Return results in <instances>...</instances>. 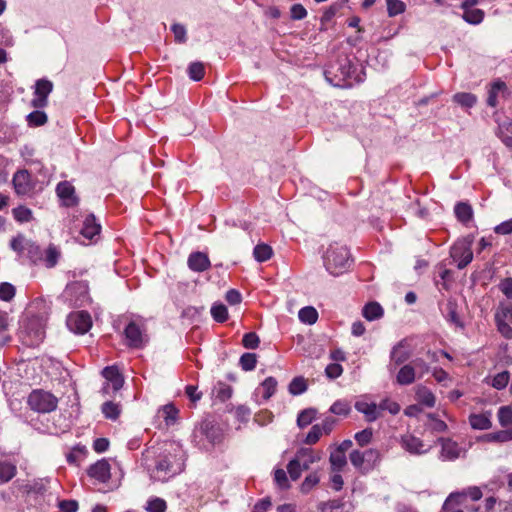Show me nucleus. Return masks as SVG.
Returning a JSON list of instances; mask_svg holds the SVG:
<instances>
[{
	"label": "nucleus",
	"instance_id": "nucleus-1",
	"mask_svg": "<svg viewBox=\"0 0 512 512\" xmlns=\"http://www.w3.org/2000/svg\"><path fill=\"white\" fill-rule=\"evenodd\" d=\"M323 260L326 270L334 276L347 271L352 263L348 248L337 242L329 245Z\"/></svg>",
	"mask_w": 512,
	"mask_h": 512
},
{
	"label": "nucleus",
	"instance_id": "nucleus-2",
	"mask_svg": "<svg viewBox=\"0 0 512 512\" xmlns=\"http://www.w3.org/2000/svg\"><path fill=\"white\" fill-rule=\"evenodd\" d=\"M45 336V321L42 317H26L21 324L19 337L27 346L39 345Z\"/></svg>",
	"mask_w": 512,
	"mask_h": 512
},
{
	"label": "nucleus",
	"instance_id": "nucleus-3",
	"mask_svg": "<svg viewBox=\"0 0 512 512\" xmlns=\"http://www.w3.org/2000/svg\"><path fill=\"white\" fill-rule=\"evenodd\" d=\"M354 72V65L347 57H344L338 60L336 66L332 65L325 71V77L329 82L333 83L334 86L349 88L352 86L350 79Z\"/></svg>",
	"mask_w": 512,
	"mask_h": 512
},
{
	"label": "nucleus",
	"instance_id": "nucleus-4",
	"mask_svg": "<svg viewBox=\"0 0 512 512\" xmlns=\"http://www.w3.org/2000/svg\"><path fill=\"white\" fill-rule=\"evenodd\" d=\"M380 456V452L376 449H367L365 451L353 450L349 454V459L357 470L365 474L378 465Z\"/></svg>",
	"mask_w": 512,
	"mask_h": 512
},
{
	"label": "nucleus",
	"instance_id": "nucleus-5",
	"mask_svg": "<svg viewBox=\"0 0 512 512\" xmlns=\"http://www.w3.org/2000/svg\"><path fill=\"white\" fill-rule=\"evenodd\" d=\"M29 407L39 413H49L57 408L58 399L50 392L37 389L28 396Z\"/></svg>",
	"mask_w": 512,
	"mask_h": 512
},
{
	"label": "nucleus",
	"instance_id": "nucleus-6",
	"mask_svg": "<svg viewBox=\"0 0 512 512\" xmlns=\"http://www.w3.org/2000/svg\"><path fill=\"white\" fill-rule=\"evenodd\" d=\"M127 346L134 349H141L149 342L146 327L143 323L135 320L130 321L124 329Z\"/></svg>",
	"mask_w": 512,
	"mask_h": 512
},
{
	"label": "nucleus",
	"instance_id": "nucleus-7",
	"mask_svg": "<svg viewBox=\"0 0 512 512\" xmlns=\"http://www.w3.org/2000/svg\"><path fill=\"white\" fill-rule=\"evenodd\" d=\"M183 462L177 458V453H168L160 456L156 463V471L159 475V480L165 481L166 479L179 474L183 470Z\"/></svg>",
	"mask_w": 512,
	"mask_h": 512
},
{
	"label": "nucleus",
	"instance_id": "nucleus-8",
	"mask_svg": "<svg viewBox=\"0 0 512 512\" xmlns=\"http://www.w3.org/2000/svg\"><path fill=\"white\" fill-rule=\"evenodd\" d=\"M472 239L465 237L457 240L450 249L451 258L457 262L458 269H464L473 260Z\"/></svg>",
	"mask_w": 512,
	"mask_h": 512
},
{
	"label": "nucleus",
	"instance_id": "nucleus-9",
	"mask_svg": "<svg viewBox=\"0 0 512 512\" xmlns=\"http://www.w3.org/2000/svg\"><path fill=\"white\" fill-rule=\"evenodd\" d=\"M12 183L16 194L20 196L30 195L35 188L31 174L26 169L16 171Z\"/></svg>",
	"mask_w": 512,
	"mask_h": 512
},
{
	"label": "nucleus",
	"instance_id": "nucleus-10",
	"mask_svg": "<svg viewBox=\"0 0 512 512\" xmlns=\"http://www.w3.org/2000/svg\"><path fill=\"white\" fill-rule=\"evenodd\" d=\"M53 90V83L47 79H39L35 83L34 98L31 105L34 108H44L48 104V95Z\"/></svg>",
	"mask_w": 512,
	"mask_h": 512
},
{
	"label": "nucleus",
	"instance_id": "nucleus-11",
	"mask_svg": "<svg viewBox=\"0 0 512 512\" xmlns=\"http://www.w3.org/2000/svg\"><path fill=\"white\" fill-rule=\"evenodd\" d=\"M67 326L77 334H85L92 326L91 317L85 311L72 313L67 318Z\"/></svg>",
	"mask_w": 512,
	"mask_h": 512
},
{
	"label": "nucleus",
	"instance_id": "nucleus-12",
	"mask_svg": "<svg viewBox=\"0 0 512 512\" xmlns=\"http://www.w3.org/2000/svg\"><path fill=\"white\" fill-rule=\"evenodd\" d=\"M87 474L100 483H107L111 478V466L106 459H101L90 465Z\"/></svg>",
	"mask_w": 512,
	"mask_h": 512
},
{
	"label": "nucleus",
	"instance_id": "nucleus-13",
	"mask_svg": "<svg viewBox=\"0 0 512 512\" xmlns=\"http://www.w3.org/2000/svg\"><path fill=\"white\" fill-rule=\"evenodd\" d=\"M56 193L66 207H72L78 204V197L75 195L74 186L68 181L58 183Z\"/></svg>",
	"mask_w": 512,
	"mask_h": 512
},
{
	"label": "nucleus",
	"instance_id": "nucleus-14",
	"mask_svg": "<svg viewBox=\"0 0 512 512\" xmlns=\"http://www.w3.org/2000/svg\"><path fill=\"white\" fill-rule=\"evenodd\" d=\"M102 375L106 379L107 383L103 390L107 392L109 384L112 385L113 390L116 392L123 387L124 378L120 374L119 370L115 366H107L102 370Z\"/></svg>",
	"mask_w": 512,
	"mask_h": 512
},
{
	"label": "nucleus",
	"instance_id": "nucleus-15",
	"mask_svg": "<svg viewBox=\"0 0 512 512\" xmlns=\"http://www.w3.org/2000/svg\"><path fill=\"white\" fill-rule=\"evenodd\" d=\"M510 92L505 82L498 79L491 84V88L488 92L487 104L490 107H496L498 105V95H501L503 98H507Z\"/></svg>",
	"mask_w": 512,
	"mask_h": 512
},
{
	"label": "nucleus",
	"instance_id": "nucleus-16",
	"mask_svg": "<svg viewBox=\"0 0 512 512\" xmlns=\"http://www.w3.org/2000/svg\"><path fill=\"white\" fill-rule=\"evenodd\" d=\"M100 231L101 226L97 223L95 216L93 214L87 215L80 230V234L85 239L93 241L95 237L99 236Z\"/></svg>",
	"mask_w": 512,
	"mask_h": 512
},
{
	"label": "nucleus",
	"instance_id": "nucleus-17",
	"mask_svg": "<svg viewBox=\"0 0 512 512\" xmlns=\"http://www.w3.org/2000/svg\"><path fill=\"white\" fill-rule=\"evenodd\" d=\"M188 266L196 272H203L210 267V260L205 253L193 252L188 257Z\"/></svg>",
	"mask_w": 512,
	"mask_h": 512
},
{
	"label": "nucleus",
	"instance_id": "nucleus-18",
	"mask_svg": "<svg viewBox=\"0 0 512 512\" xmlns=\"http://www.w3.org/2000/svg\"><path fill=\"white\" fill-rule=\"evenodd\" d=\"M418 376L415 373V367L409 363L404 364L396 375V383L401 386H408L415 382Z\"/></svg>",
	"mask_w": 512,
	"mask_h": 512
},
{
	"label": "nucleus",
	"instance_id": "nucleus-19",
	"mask_svg": "<svg viewBox=\"0 0 512 512\" xmlns=\"http://www.w3.org/2000/svg\"><path fill=\"white\" fill-rule=\"evenodd\" d=\"M355 409L358 412L364 414V416L368 422H373V421L377 420L380 416L379 408L373 402L368 403L366 401H357L355 403Z\"/></svg>",
	"mask_w": 512,
	"mask_h": 512
},
{
	"label": "nucleus",
	"instance_id": "nucleus-20",
	"mask_svg": "<svg viewBox=\"0 0 512 512\" xmlns=\"http://www.w3.org/2000/svg\"><path fill=\"white\" fill-rule=\"evenodd\" d=\"M293 459L299 463V466L302 467L304 471H306L310 468L311 464L318 461L320 458L315 455L311 449L301 448L297 451Z\"/></svg>",
	"mask_w": 512,
	"mask_h": 512
},
{
	"label": "nucleus",
	"instance_id": "nucleus-21",
	"mask_svg": "<svg viewBox=\"0 0 512 512\" xmlns=\"http://www.w3.org/2000/svg\"><path fill=\"white\" fill-rule=\"evenodd\" d=\"M411 354L409 351L404 349V341L399 342L397 345H395L390 353V360L391 364L394 366H399L404 364L406 361L409 360Z\"/></svg>",
	"mask_w": 512,
	"mask_h": 512
},
{
	"label": "nucleus",
	"instance_id": "nucleus-22",
	"mask_svg": "<svg viewBox=\"0 0 512 512\" xmlns=\"http://www.w3.org/2000/svg\"><path fill=\"white\" fill-rule=\"evenodd\" d=\"M401 443L402 447L412 454H423L427 451L426 449H423V441L413 435L404 436Z\"/></svg>",
	"mask_w": 512,
	"mask_h": 512
},
{
	"label": "nucleus",
	"instance_id": "nucleus-23",
	"mask_svg": "<svg viewBox=\"0 0 512 512\" xmlns=\"http://www.w3.org/2000/svg\"><path fill=\"white\" fill-rule=\"evenodd\" d=\"M441 455L444 459L455 460L460 456L458 444L450 439L441 440Z\"/></svg>",
	"mask_w": 512,
	"mask_h": 512
},
{
	"label": "nucleus",
	"instance_id": "nucleus-24",
	"mask_svg": "<svg viewBox=\"0 0 512 512\" xmlns=\"http://www.w3.org/2000/svg\"><path fill=\"white\" fill-rule=\"evenodd\" d=\"M491 413L471 414L469 423L473 429L487 430L492 426Z\"/></svg>",
	"mask_w": 512,
	"mask_h": 512
},
{
	"label": "nucleus",
	"instance_id": "nucleus-25",
	"mask_svg": "<svg viewBox=\"0 0 512 512\" xmlns=\"http://www.w3.org/2000/svg\"><path fill=\"white\" fill-rule=\"evenodd\" d=\"M454 213L458 221L467 224L473 218L472 206L466 202H458L454 207Z\"/></svg>",
	"mask_w": 512,
	"mask_h": 512
},
{
	"label": "nucleus",
	"instance_id": "nucleus-26",
	"mask_svg": "<svg viewBox=\"0 0 512 512\" xmlns=\"http://www.w3.org/2000/svg\"><path fill=\"white\" fill-rule=\"evenodd\" d=\"M383 313V308L378 302H369L362 310L363 317L368 321L380 319L383 316Z\"/></svg>",
	"mask_w": 512,
	"mask_h": 512
},
{
	"label": "nucleus",
	"instance_id": "nucleus-27",
	"mask_svg": "<svg viewBox=\"0 0 512 512\" xmlns=\"http://www.w3.org/2000/svg\"><path fill=\"white\" fill-rule=\"evenodd\" d=\"M277 381L273 377L266 378L256 389L257 394H261L264 400L270 399L276 392Z\"/></svg>",
	"mask_w": 512,
	"mask_h": 512
},
{
	"label": "nucleus",
	"instance_id": "nucleus-28",
	"mask_svg": "<svg viewBox=\"0 0 512 512\" xmlns=\"http://www.w3.org/2000/svg\"><path fill=\"white\" fill-rule=\"evenodd\" d=\"M463 10L462 18L469 24H480L485 16L482 9L478 8H461Z\"/></svg>",
	"mask_w": 512,
	"mask_h": 512
},
{
	"label": "nucleus",
	"instance_id": "nucleus-29",
	"mask_svg": "<svg viewBox=\"0 0 512 512\" xmlns=\"http://www.w3.org/2000/svg\"><path fill=\"white\" fill-rule=\"evenodd\" d=\"M416 397L421 404L427 407H434L436 403L434 394L425 386H418L416 390Z\"/></svg>",
	"mask_w": 512,
	"mask_h": 512
},
{
	"label": "nucleus",
	"instance_id": "nucleus-30",
	"mask_svg": "<svg viewBox=\"0 0 512 512\" xmlns=\"http://www.w3.org/2000/svg\"><path fill=\"white\" fill-rule=\"evenodd\" d=\"M346 504L341 499H333L318 504L320 512H344Z\"/></svg>",
	"mask_w": 512,
	"mask_h": 512
},
{
	"label": "nucleus",
	"instance_id": "nucleus-31",
	"mask_svg": "<svg viewBox=\"0 0 512 512\" xmlns=\"http://www.w3.org/2000/svg\"><path fill=\"white\" fill-rule=\"evenodd\" d=\"M446 319L457 327L464 328V324L461 321L458 311L457 304L455 301L449 300L446 304Z\"/></svg>",
	"mask_w": 512,
	"mask_h": 512
},
{
	"label": "nucleus",
	"instance_id": "nucleus-32",
	"mask_svg": "<svg viewBox=\"0 0 512 512\" xmlns=\"http://www.w3.org/2000/svg\"><path fill=\"white\" fill-rule=\"evenodd\" d=\"M16 466L8 461L0 460V484L9 482L16 475Z\"/></svg>",
	"mask_w": 512,
	"mask_h": 512
},
{
	"label": "nucleus",
	"instance_id": "nucleus-33",
	"mask_svg": "<svg viewBox=\"0 0 512 512\" xmlns=\"http://www.w3.org/2000/svg\"><path fill=\"white\" fill-rule=\"evenodd\" d=\"M59 257L60 251L54 245L51 244L43 252V259L41 262H44L47 268H52L57 264Z\"/></svg>",
	"mask_w": 512,
	"mask_h": 512
},
{
	"label": "nucleus",
	"instance_id": "nucleus-34",
	"mask_svg": "<svg viewBox=\"0 0 512 512\" xmlns=\"http://www.w3.org/2000/svg\"><path fill=\"white\" fill-rule=\"evenodd\" d=\"M298 317L301 322L312 325L318 319V312L312 306H306L299 310Z\"/></svg>",
	"mask_w": 512,
	"mask_h": 512
},
{
	"label": "nucleus",
	"instance_id": "nucleus-35",
	"mask_svg": "<svg viewBox=\"0 0 512 512\" xmlns=\"http://www.w3.org/2000/svg\"><path fill=\"white\" fill-rule=\"evenodd\" d=\"M453 100L462 107L471 108L476 104L477 97L472 93L461 92L456 93Z\"/></svg>",
	"mask_w": 512,
	"mask_h": 512
},
{
	"label": "nucleus",
	"instance_id": "nucleus-36",
	"mask_svg": "<svg viewBox=\"0 0 512 512\" xmlns=\"http://www.w3.org/2000/svg\"><path fill=\"white\" fill-rule=\"evenodd\" d=\"M272 254V248L267 244H258L253 250V255L258 262H265L269 260Z\"/></svg>",
	"mask_w": 512,
	"mask_h": 512
},
{
	"label": "nucleus",
	"instance_id": "nucleus-37",
	"mask_svg": "<svg viewBox=\"0 0 512 512\" xmlns=\"http://www.w3.org/2000/svg\"><path fill=\"white\" fill-rule=\"evenodd\" d=\"M329 461L333 471H341L347 463L345 454L337 449L330 454Z\"/></svg>",
	"mask_w": 512,
	"mask_h": 512
},
{
	"label": "nucleus",
	"instance_id": "nucleus-38",
	"mask_svg": "<svg viewBox=\"0 0 512 512\" xmlns=\"http://www.w3.org/2000/svg\"><path fill=\"white\" fill-rule=\"evenodd\" d=\"M466 499V492H453L451 493L443 504V510H451L454 505H462Z\"/></svg>",
	"mask_w": 512,
	"mask_h": 512
},
{
	"label": "nucleus",
	"instance_id": "nucleus-39",
	"mask_svg": "<svg viewBox=\"0 0 512 512\" xmlns=\"http://www.w3.org/2000/svg\"><path fill=\"white\" fill-rule=\"evenodd\" d=\"M317 411L313 408L304 409L297 417V424L300 428H304L312 423L315 419Z\"/></svg>",
	"mask_w": 512,
	"mask_h": 512
},
{
	"label": "nucleus",
	"instance_id": "nucleus-40",
	"mask_svg": "<svg viewBox=\"0 0 512 512\" xmlns=\"http://www.w3.org/2000/svg\"><path fill=\"white\" fill-rule=\"evenodd\" d=\"M26 119L29 126L38 127L44 125L47 122L48 117L45 112L36 110L28 114Z\"/></svg>",
	"mask_w": 512,
	"mask_h": 512
},
{
	"label": "nucleus",
	"instance_id": "nucleus-41",
	"mask_svg": "<svg viewBox=\"0 0 512 512\" xmlns=\"http://www.w3.org/2000/svg\"><path fill=\"white\" fill-rule=\"evenodd\" d=\"M211 315L218 323H223L228 319L227 307L222 303H215L211 307Z\"/></svg>",
	"mask_w": 512,
	"mask_h": 512
},
{
	"label": "nucleus",
	"instance_id": "nucleus-42",
	"mask_svg": "<svg viewBox=\"0 0 512 512\" xmlns=\"http://www.w3.org/2000/svg\"><path fill=\"white\" fill-rule=\"evenodd\" d=\"M101 410L108 419L116 420L120 415V406L112 401L104 402Z\"/></svg>",
	"mask_w": 512,
	"mask_h": 512
},
{
	"label": "nucleus",
	"instance_id": "nucleus-43",
	"mask_svg": "<svg viewBox=\"0 0 512 512\" xmlns=\"http://www.w3.org/2000/svg\"><path fill=\"white\" fill-rule=\"evenodd\" d=\"M387 12L390 17H395L405 11L406 5L401 0H386Z\"/></svg>",
	"mask_w": 512,
	"mask_h": 512
},
{
	"label": "nucleus",
	"instance_id": "nucleus-44",
	"mask_svg": "<svg viewBox=\"0 0 512 512\" xmlns=\"http://www.w3.org/2000/svg\"><path fill=\"white\" fill-rule=\"evenodd\" d=\"M239 364L244 371H252L257 364V356L254 353H244L239 360Z\"/></svg>",
	"mask_w": 512,
	"mask_h": 512
},
{
	"label": "nucleus",
	"instance_id": "nucleus-45",
	"mask_svg": "<svg viewBox=\"0 0 512 512\" xmlns=\"http://www.w3.org/2000/svg\"><path fill=\"white\" fill-rule=\"evenodd\" d=\"M189 77L194 81H200L205 74V68L201 62H192L188 67Z\"/></svg>",
	"mask_w": 512,
	"mask_h": 512
},
{
	"label": "nucleus",
	"instance_id": "nucleus-46",
	"mask_svg": "<svg viewBox=\"0 0 512 512\" xmlns=\"http://www.w3.org/2000/svg\"><path fill=\"white\" fill-rule=\"evenodd\" d=\"M25 253L29 257V259L35 264L41 262L43 259V251L38 245L31 241L29 242Z\"/></svg>",
	"mask_w": 512,
	"mask_h": 512
},
{
	"label": "nucleus",
	"instance_id": "nucleus-47",
	"mask_svg": "<svg viewBox=\"0 0 512 512\" xmlns=\"http://www.w3.org/2000/svg\"><path fill=\"white\" fill-rule=\"evenodd\" d=\"M495 324L498 332L506 339H512V327L505 319L495 314Z\"/></svg>",
	"mask_w": 512,
	"mask_h": 512
},
{
	"label": "nucleus",
	"instance_id": "nucleus-48",
	"mask_svg": "<svg viewBox=\"0 0 512 512\" xmlns=\"http://www.w3.org/2000/svg\"><path fill=\"white\" fill-rule=\"evenodd\" d=\"M510 380V373L508 371H503L498 374H496L491 382L492 387H494L497 390L504 389Z\"/></svg>",
	"mask_w": 512,
	"mask_h": 512
},
{
	"label": "nucleus",
	"instance_id": "nucleus-49",
	"mask_svg": "<svg viewBox=\"0 0 512 512\" xmlns=\"http://www.w3.org/2000/svg\"><path fill=\"white\" fill-rule=\"evenodd\" d=\"M498 420L502 427L512 425V408L510 406H502L498 411Z\"/></svg>",
	"mask_w": 512,
	"mask_h": 512
},
{
	"label": "nucleus",
	"instance_id": "nucleus-50",
	"mask_svg": "<svg viewBox=\"0 0 512 512\" xmlns=\"http://www.w3.org/2000/svg\"><path fill=\"white\" fill-rule=\"evenodd\" d=\"M307 390V384L302 377H295L289 384V392L292 395H299Z\"/></svg>",
	"mask_w": 512,
	"mask_h": 512
},
{
	"label": "nucleus",
	"instance_id": "nucleus-51",
	"mask_svg": "<svg viewBox=\"0 0 512 512\" xmlns=\"http://www.w3.org/2000/svg\"><path fill=\"white\" fill-rule=\"evenodd\" d=\"M319 480L320 478L316 472L310 473L302 482L301 491L303 493H309L319 483Z\"/></svg>",
	"mask_w": 512,
	"mask_h": 512
},
{
	"label": "nucleus",
	"instance_id": "nucleus-52",
	"mask_svg": "<svg viewBox=\"0 0 512 512\" xmlns=\"http://www.w3.org/2000/svg\"><path fill=\"white\" fill-rule=\"evenodd\" d=\"M351 408L347 401L338 400L330 407V412L336 415L346 416L350 413Z\"/></svg>",
	"mask_w": 512,
	"mask_h": 512
},
{
	"label": "nucleus",
	"instance_id": "nucleus-53",
	"mask_svg": "<svg viewBox=\"0 0 512 512\" xmlns=\"http://www.w3.org/2000/svg\"><path fill=\"white\" fill-rule=\"evenodd\" d=\"M16 293L15 287L8 282L0 283V299L3 301H11Z\"/></svg>",
	"mask_w": 512,
	"mask_h": 512
},
{
	"label": "nucleus",
	"instance_id": "nucleus-54",
	"mask_svg": "<svg viewBox=\"0 0 512 512\" xmlns=\"http://www.w3.org/2000/svg\"><path fill=\"white\" fill-rule=\"evenodd\" d=\"M29 242L22 234H19L11 240L10 246L18 253H25Z\"/></svg>",
	"mask_w": 512,
	"mask_h": 512
},
{
	"label": "nucleus",
	"instance_id": "nucleus-55",
	"mask_svg": "<svg viewBox=\"0 0 512 512\" xmlns=\"http://www.w3.org/2000/svg\"><path fill=\"white\" fill-rule=\"evenodd\" d=\"M163 418L167 424H173L176 421L179 410L173 404H166L162 408Z\"/></svg>",
	"mask_w": 512,
	"mask_h": 512
},
{
	"label": "nucleus",
	"instance_id": "nucleus-56",
	"mask_svg": "<svg viewBox=\"0 0 512 512\" xmlns=\"http://www.w3.org/2000/svg\"><path fill=\"white\" fill-rule=\"evenodd\" d=\"M13 216L19 222H29L32 220V211L24 206L13 209Z\"/></svg>",
	"mask_w": 512,
	"mask_h": 512
},
{
	"label": "nucleus",
	"instance_id": "nucleus-57",
	"mask_svg": "<svg viewBox=\"0 0 512 512\" xmlns=\"http://www.w3.org/2000/svg\"><path fill=\"white\" fill-rule=\"evenodd\" d=\"M409 364L415 367V373L418 376V379L422 378L423 375L428 373L430 370L429 364L422 358H416Z\"/></svg>",
	"mask_w": 512,
	"mask_h": 512
},
{
	"label": "nucleus",
	"instance_id": "nucleus-58",
	"mask_svg": "<svg viewBox=\"0 0 512 512\" xmlns=\"http://www.w3.org/2000/svg\"><path fill=\"white\" fill-rule=\"evenodd\" d=\"M259 343L260 339L255 332H249L244 334L242 344L246 349H256L258 348Z\"/></svg>",
	"mask_w": 512,
	"mask_h": 512
},
{
	"label": "nucleus",
	"instance_id": "nucleus-59",
	"mask_svg": "<svg viewBox=\"0 0 512 512\" xmlns=\"http://www.w3.org/2000/svg\"><path fill=\"white\" fill-rule=\"evenodd\" d=\"M372 436H373V431L371 428H366L360 432H357L354 436L356 442L360 445V446H366L368 445L371 440H372Z\"/></svg>",
	"mask_w": 512,
	"mask_h": 512
},
{
	"label": "nucleus",
	"instance_id": "nucleus-60",
	"mask_svg": "<svg viewBox=\"0 0 512 512\" xmlns=\"http://www.w3.org/2000/svg\"><path fill=\"white\" fill-rule=\"evenodd\" d=\"M166 508V502L156 497L148 501L146 509L148 512H165Z\"/></svg>",
	"mask_w": 512,
	"mask_h": 512
},
{
	"label": "nucleus",
	"instance_id": "nucleus-61",
	"mask_svg": "<svg viewBox=\"0 0 512 512\" xmlns=\"http://www.w3.org/2000/svg\"><path fill=\"white\" fill-rule=\"evenodd\" d=\"M323 435L322 429L319 424L313 425L305 438V443L312 445L315 444Z\"/></svg>",
	"mask_w": 512,
	"mask_h": 512
},
{
	"label": "nucleus",
	"instance_id": "nucleus-62",
	"mask_svg": "<svg viewBox=\"0 0 512 512\" xmlns=\"http://www.w3.org/2000/svg\"><path fill=\"white\" fill-rule=\"evenodd\" d=\"M274 480L281 489H288L290 487L287 474L283 469L275 470Z\"/></svg>",
	"mask_w": 512,
	"mask_h": 512
},
{
	"label": "nucleus",
	"instance_id": "nucleus-63",
	"mask_svg": "<svg viewBox=\"0 0 512 512\" xmlns=\"http://www.w3.org/2000/svg\"><path fill=\"white\" fill-rule=\"evenodd\" d=\"M287 471L289 473L290 478L293 481H296L300 478L301 473L304 470L302 469V467L299 466V463L297 461L292 459L287 465Z\"/></svg>",
	"mask_w": 512,
	"mask_h": 512
},
{
	"label": "nucleus",
	"instance_id": "nucleus-64",
	"mask_svg": "<svg viewBox=\"0 0 512 512\" xmlns=\"http://www.w3.org/2000/svg\"><path fill=\"white\" fill-rule=\"evenodd\" d=\"M342 373H343V368L338 363H331V364L327 365V367L325 369V374L330 379H336V378L340 377L342 375Z\"/></svg>",
	"mask_w": 512,
	"mask_h": 512
}]
</instances>
